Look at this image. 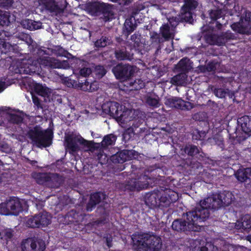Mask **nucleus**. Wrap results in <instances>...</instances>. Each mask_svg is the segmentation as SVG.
I'll list each match as a JSON object with an SVG mask.
<instances>
[{
    "label": "nucleus",
    "mask_w": 251,
    "mask_h": 251,
    "mask_svg": "<svg viewBox=\"0 0 251 251\" xmlns=\"http://www.w3.org/2000/svg\"><path fill=\"white\" fill-rule=\"evenodd\" d=\"M229 92L228 89L222 88L216 89L214 90V94L218 98H223L226 96L227 93Z\"/></svg>",
    "instance_id": "obj_47"
},
{
    "label": "nucleus",
    "mask_w": 251,
    "mask_h": 251,
    "mask_svg": "<svg viewBox=\"0 0 251 251\" xmlns=\"http://www.w3.org/2000/svg\"><path fill=\"white\" fill-rule=\"evenodd\" d=\"M15 65L16 68L14 70L16 73L31 74L39 71V69L42 66L50 68H57L67 69L70 68V64L67 60L59 61L54 58L45 56L40 57L37 60H33L30 58L29 59H22L17 61Z\"/></svg>",
    "instance_id": "obj_1"
},
{
    "label": "nucleus",
    "mask_w": 251,
    "mask_h": 251,
    "mask_svg": "<svg viewBox=\"0 0 251 251\" xmlns=\"http://www.w3.org/2000/svg\"><path fill=\"white\" fill-rule=\"evenodd\" d=\"M191 244H193L191 245V247L195 250H200L201 251H207V248L206 247H200L201 243L199 240H192L191 241Z\"/></svg>",
    "instance_id": "obj_45"
},
{
    "label": "nucleus",
    "mask_w": 251,
    "mask_h": 251,
    "mask_svg": "<svg viewBox=\"0 0 251 251\" xmlns=\"http://www.w3.org/2000/svg\"><path fill=\"white\" fill-rule=\"evenodd\" d=\"M107 5L104 3L95 2L89 3L87 4L86 10L87 12L92 15H99L103 13L105 17V21H109L113 18V15L108 12Z\"/></svg>",
    "instance_id": "obj_9"
},
{
    "label": "nucleus",
    "mask_w": 251,
    "mask_h": 251,
    "mask_svg": "<svg viewBox=\"0 0 251 251\" xmlns=\"http://www.w3.org/2000/svg\"><path fill=\"white\" fill-rule=\"evenodd\" d=\"M39 3L51 13L57 14L63 11V9L54 0H39Z\"/></svg>",
    "instance_id": "obj_22"
},
{
    "label": "nucleus",
    "mask_w": 251,
    "mask_h": 251,
    "mask_svg": "<svg viewBox=\"0 0 251 251\" xmlns=\"http://www.w3.org/2000/svg\"><path fill=\"white\" fill-rule=\"evenodd\" d=\"M136 111L133 109L126 108L125 106H120V110L118 114L116 120L123 127L128 128L133 126L131 123L135 118V114Z\"/></svg>",
    "instance_id": "obj_8"
},
{
    "label": "nucleus",
    "mask_w": 251,
    "mask_h": 251,
    "mask_svg": "<svg viewBox=\"0 0 251 251\" xmlns=\"http://www.w3.org/2000/svg\"><path fill=\"white\" fill-rule=\"evenodd\" d=\"M0 124L7 121L12 123H19L23 121L24 113L19 110H14L7 107L0 108Z\"/></svg>",
    "instance_id": "obj_7"
},
{
    "label": "nucleus",
    "mask_w": 251,
    "mask_h": 251,
    "mask_svg": "<svg viewBox=\"0 0 251 251\" xmlns=\"http://www.w3.org/2000/svg\"><path fill=\"white\" fill-rule=\"evenodd\" d=\"M116 140V137L113 134H110L104 136L101 144L103 147L112 145L114 144Z\"/></svg>",
    "instance_id": "obj_38"
},
{
    "label": "nucleus",
    "mask_w": 251,
    "mask_h": 251,
    "mask_svg": "<svg viewBox=\"0 0 251 251\" xmlns=\"http://www.w3.org/2000/svg\"><path fill=\"white\" fill-rule=\"evenodd\" d=\"M189 59L187 58L182 59L178 63V68H180L182 70H188L189 67Z\"/></svg>",
    "instance_id": "obj_50"
},
{
    "label": "nucleus",
    "mask_w": 251,
    "mask_h": 251,
    "mask_svg": "<svg viewBox=\"0 0 251 251\" xmlns=\"http://www.w3.org/2000/svg\"><path fill=\"white\" fill-rule=\"evenodd\" d=\"M178 198V194L171 190H167L160 197V202L165 203V205H169L172 202H175Z\"/></svg>",
    "instance_id": "obj_24"
},
{
    "label": "nucleus",
    "mask_w": 251,
    "mask_h": 251,
    "mask_svg": "<svg viewBox=\"0 0 251 251\" xmlns=\"http://www.w3.org/2000/svg\"><path fill=\"white\" fill-rule=\"evenodd\" d=\"M184 2L181 10V19L190 22L192 18L191 11L196 8L198 2L195 0H184Z\"/></svg>",
    "instance_id": "obj_18"
},
{
    "label": "nucleus",
    "mask_w": 251,
    "mask_h": 251,
    "mask_svg": "<svg viewBox=\"0 0 251 251\" xmlns=\"http://www.w3.org/2000/svg\"><path fill=\"white\" fill-rule=\"evenodd\" d=\"M121 106L116 102L107 101L102 105L101 108L103 114L109 115L116 119Z\"/></svg>",
    "instance_id": "obj_20"
},
{
    "label": "nucleus",
    "mask_w": 251,
    "mask_h": 251,
    "mask_svg": "<svg viewBox=\"0 0 251 251\" xmlns=\"http://www.w3.org/2000/svg\"><path fill=\"white\" fill-rule=\"evenodd\" d=\"M219 200L222 201L221 206H227L231 204L234 200V197L232 193L229 191H223L218 194Z\"/></svg>",
    "instance_id": "obj_26"
},
{
    "label": "nucleus",
    "mask_w": 251,
    "mask_h": 251,
    "mask_svg": "<svg viewBox=\"0 0 251 251\" xmlns=\"http://www.w3.org/2000/svg\"><path fill=\"white\" fill-rule=\"evenodd\" d=\"M75 62L77 65L73 71V73L75 75L87 77L92 73L91 69L85 66L86 62L80 59H76Z\"/></svg>",
    "instance_id": "obj_21"
},
{
    "label": "nucleus",
    "mask_w": 251,
    "mask_h": 251,
    "mask_svg": "<svg viewBox=\"0 0 251 251\" xmlns=\"http://www.w3.org/2000/svg\"><path fill=\"white\" fill-rule=\"evenodd\" d=\"M198 134H199V137L196 138V139L202 140L206 136V132L205 131H198Z\"/></svg>",
    "instance_id": "obj_59"
},
{
    "label": "nucleus",
    "mask_w": 251,
    "mask_h": 251,
    "mask_svg": "<svg viewBox=\"0 0 251 251\" xmlns=\"http://www.w3.org/2000/svg\"><path fill=\"white\" fill-rule=\"evenodd\" d=\"M235 176L241 182H244L247 179H251V168L240 169L236 173Z\"/></svg>",
    "instance_id": "obj_28"
},
{
    "label": "nucleus",
    "mask_w": 251,
    "mask_h": 251,
    "mask_svg": "<svg viewBox=\"0 0 251 251\" xmlns=\"http://www.w3.org/2000/svg\"><path fill=\"white\" fill-rule=\"evenodd\" d=\"M15 21V17L10 15L8 12L0 11V24L3 25H8L10 23Z\"/></svg>",
    "instance_id": "obj_33"
},
{
    "label": "nucleus",
    "mask_w": 251,
    "mask_h": 251,
    "mask_svg": "<svg viewBox=\"0 0 251 251\" xmlns=\"http://www.w3.org/2000/svg\"><path fill=\"white\" fill-rule=\"evenodd\" d=\"M35 92L44 98L46 101H50L55 99V92L47 87L45 85L36 83L34 86Z\"/></svg>",
    "instance_id": "obj_17"
},
{
    "label": "nucleus",
    "mask_w": 251,
    "mask_h": 251,
    "mask_svg": "<svg viewBox=\"0 0 251 251\" xmlns=\"http://www.w3.org/2000/svg\"><path fill=\"white\" fill-rule=\"evenodd\" d=\"M132 240L133 248L137 251H159L162 246L161 238L153 234L135 233Z\"/></svg>",
    "instance_id": "obj_3"
},
{
    "label": "nucleus",
    "mask_w": 251,
    "mask_h": 251,
    "mask_svg": "<svg viewBox=\"0 0 251 251\" xmlns=\"http://www.w3.org/2000/svg\"><path fill=\"white\" fill-rule=\"evenodd\" d=\"M151 38L153 42H160V39L159 38V35L156 33H153L151 36Z\"/></svg>",
    "instance_id": "obj_57"
},
{
    "label": "nucleus",
    "mask_w": 251,
    "mask_h": 251,
    "mask_svg": "<svg viewBox=\"0 0 251 251\" xmlns=\"http://www.w3.org/2000/svg\"><path fill=\"white\" fill-rule=\"evenodd\" d=\"M222 12L220 10H212L209 13L210 18L215 20L221 17Z\"/></svg>",
    "instance_id": "obj_52"
},
{
    "label": "nucleus",
    "mask_w": 251,
    "mask_h": 251,
    "mask_svg": "<svg viewBox=\"0 0 251 251\" xmlns=\"http://www.w3.org/2000/svg\"><path fill=\"white\" fill-rule=\"evenodd\" d=\"M125 27L129 34L135 29L136 26L131 22L130 20L127 19L125 23Z\"/></svg>",
    "instance_id": "obj_43"
},
{
    "label": "nucleus",
    "mask_w": 251,
    "mask_h": 251,
    "mask_svg": "<svg viewBox=\"0 0 251 251\" xmlns=\"http://www.w3.org/2000/svg\"><path fill=\"white\" fill-rule=\"evenodd\" d=\"M65 144L71 153L76 152L82 149L85 151H89L94 153L98 156V158L100 161L103 157L105 160L106 156L103 153L101 148H100L99 143H94L92 141H89L79 134L72 133L67 135L65 137Z\"/></svg>",
    "instance_id": "obj_2"
},
{
    "label": "nucleus",
    "mask_w": 251,
    "mask_h": 251,
    "mask_svg": "<svg viewBox=\"0 0 251 251\" xmlns=\"http://www.w3.org/2000/svg\"><path fill=\"white\" fill-rule=\"evenodd\" d=\"M238 225L240 226L239 220L237 221V222L234 223H229L228 224V227L230 229H236L237 230H241V228L238 226Z\"/></svg>",
    "instance_id": "obj_54"
},
{
    "label": "nucleus",
    "mask_w": 251,
    "mask_h": 251,
    "mask_svg": "<svg viewBox=\"0 0 251 251\" xmlns=\"http://www.w3.org/2000/svg\"><path fill=\"white\" fill-rule=\"evenodd\" d=\"M239 128L243 131L242 135L238 134L237 137L239 141L245 140L248 137L251 136V117L244 116L237 120Z\"/></svg>",
    "instance_id": "obj_13"
},
{
    "label": "nucleus",
    "mask_w": 251,
    "mask_h": 251,
    "mask_svg": "<svg viewBox=\"0 0 251 251\" xmlns=\"http://www.w3.org/2000/svg\"><path fill=\"white\" fill-rule=\"evenodd\" d=\"M234 31L242 34H251V13H247L244 19H242L239 23L231 25Z\"/></svg>",
    "instance_id": "obj_14"
},
{
    "label": "nucleus",
    "mask_w": 251,
    "mask_h": 251,
    "mask_svg": "<svg viewBox=\"0 0 251 251\" xmlns=\"http://www.w3.org/2000/svg\"><path fill=\"white\" fill-rule=\"evenodd\" d=\"M241 230L249 231L251 229V215L246 214L239 220Z\"/></svg>",
    "instance_id": "obj_27"
},
{
    "label": "nucleus",
    "mask_w": 251,
    "mask_h": 251,
    "mask_svg": "<svg viewBox=\"0 0 251 251\" xmlns=\"http://www.w3.org/2000/svg\"><path fill=\"white\" fill-rule=\"evenodd\" d=\"M6 86L5 82L2 81H0V93L2 92L5 88Z\"/></svg>",
    "instance_id": "obj_60"
},
{
    "label": "nucleus",
    "mask_w": 251,
    "mask_h": 251,
    "mask_svg": "<svg viewBox=\"0 0 251 251\" xmlns=\"http://www.w3.org/2000/svg\"><path fill=\"white\" fill-rule=\"evenodd\" d=\"M32 100L34 104L37 107H40V102L39 99L35 96H32Z\"/></svg>",
    "instance_id": "obj_58"
},
{
    "label": "nucleus",
    "mask_w": 251,
    "mask_h": 251,
    "mask_svg": "<svg viewBox=\"0 0 251 251\" xmlns=\"http://www.w3.org/2000/svg\"><path fill=\"white\" fill-rule=\"evenodd\" d=\"M94 73L96 75V76L100 78L102 77L106 73V71L104 69L103 66H96L95 71Z\"/></svg>",
    "instance_id": "obj_44"
},
{
    "label": "nucleus",
    "mask_w": 251,
    "mask_h": 251,
    "mask_svg": "<svg viewBox=\"0 0 251 251\" xmlns=\"http://www.w3.org/2000/svg\"><path fill=\"white\" fill-rule=\"evenodd\" d=\"M196 212L192 210L187 212L186 220H177L174 221L172 225V228L178 231H198L201 228L199 223L201 222L198 218V214Z\"/></svg>",
    "instance_id": "obj_4"
},
{
    "label": "nucleus",
    "mask_w": 251,
    "mask_h": 251,
    "mask_svg": "<svg viewBox=\"0 0 251 251\" xmlns=\"http://www.w3.org/2000/svg\"><path fill=\"white\" fill-rule=\"evenodd\" d=\"M207 69L208 71H213L214 69V66L212 64H209L207 67Z\"/></svg>",
    "instance_id": "obj_63"
},
{
    "label": "nucleus",
    "mask_w": 251,
    "mask_h": 251,
    "mask_svg": "<svg viewBox=\"0 0 251 251\" xmlns=\"http://www.w3.org/2000/svg\"><path fill=\"white\" fill-rule=\"evenodd\" d=\"M178 20L176 18H170L167 24L163 25L160 27V34L166 40L174 38L175 28L178 25Z\"/></svg>",
    "instance_id": "obj_12"
},
{
    "label": "nucleus",
    "mask_w": 251,
    "mask_h": 251,
    "mask_svg": "<svg viewBox=\"0 0 251 251\" xmlns=\"http://www.w3.org/2000/svg\"><path fill=\"white\" fill-rule=\"evenodd\" d=\"M38 222V227L40 226H47L50 223L51 217L50 215L44 212L36 215Z\"/></svg>",
    "instance_id": "obj_31"
},
{
    "label": "nucleus",
    "mask_w": 251,
    "mask_h": 251,
    "mask_svg": "<svg viewBox=\"0 0 251 251\" xmlns=\"http://www.w3.org/2000/svg\"><path fill=\"white\" fill-rule=\"evenodd\" d=\"M63 83L68 87L76 88L78 84L77 82L70 77H66L63 79Z\"/></svg>",
    "instance_id": "obj_40"
},
{
    "label": "nucleus",
    "mask_w": 251,
    "mask_h": 251,
    "mask_svg": "<svg viewBox=\"0 0 251 251\" xmlns=\"http://www.w3.org/2000/svg\"><path fill=\"white\" fill-rule=\"evenodd\" d=\"M0 45H1L2 48L4 49V51L5 52L10 51L13 48L12 46L8 43L1 42V43Z\"/></svg>",
    "instance_id": "obj_53"
},
{
    "label": "nucleus",
    "mask_w": 251,
    "mask_h": 251,
    "mask_svg": "<svg viewBox=\"0 0 251 251\" xmlns=\"http://www.w3.org/2000/svg\"><path fill=\"white\" fill-rule=\"evenodd\" d=\"M50 174L47 173H36L33 176L36 179V181L39 184H44L46 182L49 183L50 181Z\"/></svg>",
    "instance_id": "obj_37"
},
{
    "label": "nucleus",
    "mask_w": 251,
    "mask_h": 251,
    "mask_svg": "<svg viewBox=\"0 0 251 251\" xmlns=\"http://www.w3.org/2000/svg\"><path fill=\"white\" fill-rule=\"evenodd\" d=\"M218 194H213L201 201L199 205L193 209L198 214V218L201 222L208 217V209H216L221 207V202Z\"/></svg>",
    "instance_id": "obj_5"
},
{
    "label": "nucleus",
    "mask_w": 251,
    "mask_h": 251,
    "mask_svg": "<svg viewBox=\"0 0 251 251\" xmlns=\"http://www.w3.org/2000/svg\"><path fill=\"white\" fill-rule=\"evenodd\" d=\"M234 93L229 90V92L227 93L226 96H228L230 98H232L234 96Z\"/></svg>",
    "instance_id": "obj_64"
},
{
    "label": "nucleus",
    "mask_w": 251,
    "mask_h": 251,
    "mask_svg": "<svg viewBox=\"0 0 251 251\" xmlns=\"http://www.w3.org/2000/svg\"><path fill=\"white\" fill-rule=\"evenodd\" d=\"M13 0H0V6L6 7L10 6Z\"/></svg>",
    "instance_id": "obj_55"
},
{
    "label": "nucleus",
    "mask_w": 251,
    "mask_h": 251,
    "mask_svg": "<svg viewBox=\"0 0 251 251\" xmlns=\"http://www.w3.org/2000/svg\"><path fill=\"white\" fill-rule=\"evenodd\" d=\"M78 86L77 89H79L84 91H93L98 89V85L97 82H94L90 83L87 80L84 83H78Z\"/></svg>",
    "instance_id": "obj_35"
},
{
    "label": "nucleus",
    "mask_w": 251,
    "mask_h": 251,
    "mask_svg": "<svg viewBox=\"0 0 251 251\" xmlns=\"http://www.w3.org/2000/svg\"><path fill=\"white\" fill-rule=\"evenodd\" d=\"M116 57L119 60L130 59L129 55L124 50L116 51Z\"/></svg>",
    "instance_id": "obj_48"
},
{
    "label": "nucleus",
    "mask_w": 251,
    "mask_h": 251,
    "mask_svg": "<svg viewBox=\"0 0 251 251\" xmlns=\"http://www.w3.org/2000/svg\"><path fill=\"white\" fill-rule=\"evenodd\" d=\"M13 231L11 229H6L0 234L1 238L7 240L10 239L13 236Z\"/></svg>",
    "instance_id": "obj_51"
},
{
    "label": "nucleus",
    "mask_w": 251,
    "mask_h": 251,
    "mask_svg": "<svg viewBox=\"0 0 251 251\" xmlns=\"http://www.w3.org/2000/svg\"><path fill=\"white\" fill-rule=\"evenodd\" d=\"M187 75L185 73L178 74L172 78L171 82L176 85H185L187 84Z\"/></svg>",
    "instance_id": "obj_34"
},
{
    "label": "nucleus",
    "mask_w": 251,
    "mask_h": 251,
    "mask_svg": "<svg viewBox=\"0 0 251 251\" xmlns=\"http://www.w3.org/2000/svg\"><path fill=\"white\" fill-rule=\"evenodd\" d=\"M137 82L136 81H135L133 83H132V85L134 86V88L135 89H139V88H141L143 86V84H141V85H140L139 87H138L136 84H137Z\"/></svg>",
    "instance_id": "obj_62"
},
{
    "label": "nucleus",
    "mask_w": 251,
    "mask_h": 251,
    "mask_svg": "<svg viewBox=\"0 0 251 251\" xmlns=\"http://www.w3.org/2000/svg\"><path fill=\"white\" fill-rule=\"evenodd\" d=\"M135 69L129 65L120 64L113 68L112 72L117 78L126 80L133 75Z\"/></svg>",
    "instance_id": "obj_10"
},
{
    "label": "nucleus",
    "mask_w": 251,
    "mask_h": 251,
    "mask_svg": "<svg viewBox=\"0 0 251 251\" xmlns=\"http://www.w3.org/2000/svg\"><path fill=\"white\" fill-rule=\"evenodd\" d=\"M108 43V40L106 37H102L95 42V46L97 47H104Z\"/></svg>",
    "instance_id": "obj_49"
},
{
    "label": "nucleus",
    "mask_w": 251,
    "mask_h": 251,
    "mask_svg": "<svg viewBox=\"0 0 251 251\" xmlns=\"http://www.w3.org/2000/svg\"><path fill=\"white\" fill-rule=\"evenodd\" d=\"M22 249V251H44L45 243L41 240H34L29 238L23 242Z\"/></svg>",
    "instance_id": "obj_15"
},
{
    "label": "nucleus",
    "mask_w": 251,
    "mask_h": 251,
    "mask_svg": "<svg viewBox=\"0 0 251 251\" xmlns=\"http://www.w3.org/2000/svg\"><path fill=\"white\" fill-rule=\"evenodd\" d=\"M145 101L150 106L156 108L160 105L159 97L154 94H148L145 97Z\"/></svg>",
    "instance_id": "obj_29"
},
{
    "label": "nucleus",
    "mask_w": 251,
    "mask_h": 251,
    "mask_svg": "<svg viewBox=\"0 0 251 251\" xmlns=\"http://www.w3.org/2000/svg\"><path fill=\"white\" fill-rule=\"evenodd\" d=\"M231 36L230 33L227 32L220 36L214 34L208 35L206 40L210 44L221 46L225 44L228 39L231 38Z\"/></svg>",
    "instance_id": "obj_23"
},
{
    "label": "nucleus",
    "mask_w": 251,
    "mask_h": 251,
    "mask_svg": "<svg viewBox=\"0 0 251 251\" xmlns=\"http://www.w3.org/2000/svg\"><path fill=\"white\" fill-rule=\"evenodd\" d=\"M164 103L168 107L182 110H188L192 107L189 102L185 101L182 99L176 97L166 98Z\"/></svg>",
    "instance_id": "obj_16"
},
{
    "label": "nucleus",
    "mask_w": 251,
    "mask_h": 251,
    "mask_svg": "<svg viewBox=\"0 0 251 251\" xmlns=\"http://www.w3.org/2000/svg\"><path fill=\"white\" fill-rule=\"evenodd\" d=\"M8 207L9 208L10 215H18L26 209V204L23 200L14 198L8 201Z\"/></svg>",
    "instance_id": "obj_19"
},
{
    "label": "nucleus",
    "mask_w": 251,
    "mask_h": 251,
    "mask_svg": "<svg viewBox=\"0 0 251 251\" xmlns=\"http://www.w3.org/2000/svg\"><path fill=\"white\" fill-rule=\"evenodd\" d=\"M106 244L107 245V246L110 248L112 246V245H111V242H112V239H111V238H106Z\"/></svg>",
    "instance_id": "obj_61"
},
{
    "label": "nucleus",
    "mask_w": 251,
    "mask_h": 251,
    "mask_svg": "<svg viewBox=\"0 0 251 251\" xmlns=\"http://www.w3.org/2000/svg\"><path fill=\"white\" fill-rule=\"evenodd\" d=\"M184 151L188 155L193 156L199 152V150L196 146L189 145L185 147Z\"/></svg>",
    "instance_id": "obj_41"
},
{
    "label": "nucleus",
    "mask_w": 251,
    "mask_h": 251,
    "mask_svg": "<svg viewBox=\"0 0 251 251\" xmlns=\"http://www.w3.org/2000/svg\"><path fill=\"white\" fill-rule=\"evenodd\" d=\"M214 140L216 144L222 149H224L223 139L222 137L214 138Z\"/></svg>",
    "instance_id": "obj_56"
},
{
    "label": "nucleus",
    "mask_w": 251,
    "mask_h": 251,
    "mask_svg": "<svg viewBox=\"0 0 251 251\" xmlns=\"http://www.w3.org/2000/svg\"><path fill=\"white\" fill-rule=\"evenodd\" d=\"M105 195L102 193H96L92 195L90 197V201L87 205V210L92 211L96 204L105 200Z\"/></svg>",
    "instance_id": "obj_25"
},
{
    "label": "nucleus",
    "mask_w": 251,
    "mask_h": 251,
    "mask_svg": "<svg viewBox=\"0 0 251 251\" xmlns=\"http://www.w3.org/2000/svg\"><path fill=\"white\" fill-rule=\"evenodd\" d=\"M133 174L131 175V179L128 181L125 185V189L131 191L138 190L146 188L149 185L148 179L149 178L146 175L140 176L136 178H133Z\"/></svg>",
    "instance_id": "obj_11"
},
{
    "label": "nucleus",
    "mask_w": 251,
    "mask_h": 251,
    "mask_svg": "<svg viewBox=\"0 0 251 251\" xmlns=\"http://www.w3.org/2000/svg\"><path fill=\"white\" fill-rule=\"evenodd\" d=\"M36 215L29 218L26 221V225L30 227H38V222Z\"/></svg>",
    "instance_id": "obj_42"
},
{
    "label": "nucleus",
    "mask_w": 251,
    "mask_h": 251,
    "mask_svg": "<svg viewBox=\"0 0 251 251\" xmlns=\"http://www.w3.org/2000/svg\"><path fill=\"white\" fill-rule=\"evenodd\" d=\"M52 132L50 129L42 130L40 127H35L28 132V136L38 147H46L51 144Z\"/></svg>",
    "instance_id": "obj_6"
},
{
    "label": "nucleus",
    "mask_w": 251,
    "mask_h": 251,
    "mask_svg": "<svg viewBox=\"0 0 251 251\" xmlns=\"http://www.w3.org/2000/svg\"><path fill=\"white\" fill-rule=\"evenodd\" d=\"M0 214L3 215H10L9 208L8 207V201L0 204Z\"/></svg>",
    "instance_id": "obj_46"
},
{
    "label": "nucleus",
    "mask_w": 251,
    "mask_h": 251,
    "mask_svg": "<svg viewBox=\"0 0 251 251\" xmlns=\"http://www.w3.org/2000/svg\"><path fill=\"white\" fill-rule=\"evenodd\" d=\"M131 153L132 151H124L115 155L113 157L117 159L118 162L122 163L127 160L128 159L127 155L131 154Z\"/></svg>",
    "instance_id": "obj_39"
},
{
    "label": "nucleus",
    "mask_w": 251,
    "mask_h": 251,
    "mask_svg": "<svg viewBox=\"0 0 251 251\" xmlns=\"http://www.w3.org/2000/svg\"><path fill=\"white\" fill-rule=\"evenodd\" d=\"M63 181L62 177L56 174H50L48 185L52 187H58Z\"/></svg>",
    "instance_id": "obj_36"
},
{
    "label": "nucleus",
    "mask_w": 251,
    "mask_h": 251,
    "mask_svg": "<svg viewBox=\"0 0 251 251\" xmlns=\"http://www.w3.org/2000/svg\"><path fill=\"white\" fill-rule=\"evenodd\" d=\"M160 202V198L158 199V196L156 193H152L147 194L145 198V202L150 206H156Z\"/></svg>",
    "instance_id": "obj_32"
},
{
    "label": "nucleus",
    "mask_w": 251,
    "mask_h": 251,
    "mask_svg": "<svg viewBox=\"0 0 251 251\" xmlns=\"http://www.w3.org/2000/svg\"><path fill=\"white\" fill-rule=\"evenodd\" d=\"M21 25L26 29L32 30L39 29L41 27L42 23L30 19H25L22 21Z\"/></svg>",
    "instance_id": "obj_30"
}]
</instances>
